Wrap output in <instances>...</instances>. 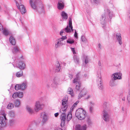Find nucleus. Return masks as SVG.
I'll use <instances>...</instances> for the list:
<instances>
[{"label": "nucleus", "instance_id": "obj_1", "mask_svg": "<svg viewBox=\"0 0 130 130\" xmlns=\"http://www.w3.org/2000/svg\"><path fill=\"white\" fill-rule=\"evenodd\" d=\"M112 16V12L110 11L108 9H105L104 12L102 14L101 19V23L102 25V27H103L105 26L107 20L111 22Z\"/></svg>", "mask_w": 130, "mask_h": 130}, {"label": "nucleus", "instance_id": "obj_2", "mask_svg": "<svg viewBox=\"0 0 130 130\" xmlns=\"http://www.w3.org/2000/svg\"><path fill=\"white\" fill-rule=\"evenodd\" d=\"M29 2L32 8L39 12L43 11V6L39 0H30Z\"/></svg>", "mask_w": 130, "mask_h": 130}, {"label": "nucleus", "instance_id": "obj_3", "mask_svg": "<svg viewBox=\"0 0 130 130\" xmlns=\"http://www.w3.org/2000/svg\"><path fill=\"white\" fill-rule=\"evenodd\" d=\"M71 30L72 31H73V27L72 25V21L71 18H69V25H68L66 28L61 30L60 31V34L61 36L63 35V33L66 32L69 33L71 32Z\"/></svg>", "mask_w": 130, "mask_h": 130}, {"label": "nucleus", "instance_id": "obj_4", "mask_svg": "<svg viewBox=\"0 0 130 130\" xmlns=\"http://www.w3.org/2000/svg\"><path fill=\"white\" fill-rule=\"evenodd\" d=\"M86 112L82 108L77 109L76 112V117L80 120L84 119L86 116Z\"/></svg>", "mask_w": 130, "mask_h": 130}, {"label": "nucleus", "instance_id": "obj_5", "mask_svg": "<svg viewBox=\"0 0 130 130\" xmlns=\"http://www.w3.org/2000/svg\"><path fill=\"white\" fill-rule=\"evenodd\" d=\"M67 38L66 36H62L61 38L57 40L55 44V47L57 48L64 44H65V42L64 40Z\"/></svg>", "mask_w": 130, "mask_h": 130}, {"label": "nucleus", "instance_id": "obj_6", "mask_svg": "<svg viewBox=\"0 0 130 130\" xmlns=\"http://www.w3.org/2000/svg\"><path fill=\"white\" fill-rule=\"evenodd\" d=\"M110 111L108 109H105L102 113V116L103 119L106 122L109 121L110 117Z\"/></svg>", "mask_w": 130, "mask_h": 130}, {"label": "nucleus", "instance_id": "obj_7", "mask_svg": "<svg viewBox=\"0 0 130 130\" xmlns=\"http://www.w3.org/2000/svg\"><path fill=\"white\" fill-rule=\"evenodd\" d=\"M27 82L25 81L21 84H16L15 86V89L17 90H23L27 88Z\"/></svg>", "mask_w": 130, "mask_h": 130}, {"label": "nucleus", "instance_id": "obj_8", "mask_svg": "<svg viewBox=\"0 0 130 130\" xmlns=\"http://www.w3.org/2000/svg\"><path fill=\"white\" fill-rule=\"evenodd\" d=\"M80 75V73H78L76 75V77L73 80V83H75L76 85V88L77 90H79L80 87H81V84L79 82V76Z\"/></svg>", "mask_w": 130, "mask_h": 130}, {"label": "nucleus", "instance_id": "obj_9", "mask_svg": "<svg viewBox=\"0 0 130 130\" xmlns=\"http://www.w3.org/2000/svg\"><path fill=\"white\" fill-rule=\"evenodd\" d=\"M98 77L97 79V82L98 84V88L102 90L104 88L103 83L102 82L100 73H97Z\"/></svg>", "mask_w": 130, "mask_h": 130}, {"label": "nucleus", "instance_id": "obj_10", "mask_svg": "<svg viewBox=\"0 0 130 130\" xmlns=\"http://www.w3.org/2000/svg\"><path fill=\"white\" fill-rule=\"evenodd\" d=\"M44 106V105L43 104L41 103L39 101H37L36 102L35 105V110L36 112H37L40 110L42 109Z\"/></svg>", "mask_w": 130, "mask_h": 130}, {"label": "nucleus", "instance_id": "obj_11", "mask_svg": "<svg viewBox=\"0 0 130 130\" xmlns=\"http://www.w3.org/2000/svg\"><path fill=\"white\" fill-rule=\"evenodd\" d=\"M40 117L42 119V122L43 124L46 123L49 118L47 114L44 112L41 113Z\"/></svg>", "mask_w": 130, "mask_h": 130}, {"label": "nucleus", "instance_id": "obj_12", "mask_svg": "<svg viewBox=\"0 0 130 130\" xmlns=\"http://www.w3.org/2000/svg\"><path fill=\"white\" fill-rule=\"evenodd\" d=\"M16 5L18 8L20 10L22 14H24L26 12V10L24 6L23 5H19L16 1H15Z\"/></svg>", "mask_w": 130, "mask_h": 130}, {"label": "nucleus", "instance_id": "obj_13", "mask_svg": "<svg viewBox=\"0 0 130 130\" xmlns=\"http://www.w3.org/2000/svg\"><path fill=\"white\" fill-rule=\"evenodd\" d=\"M66 114H61L60 119L61 120V125L62 127L64 126V124L65 122L67 121V119L66 118Z\"/></svg>", "mask_w": 130, "mask_h": 130}, {"label": "nucleus", "instance_id": "obj_14", "mask_svg": "<svg viewBox=\"0 0 130 130\" xmlns=\"http://www.w3.org/2000/svg\"><path fill=\"white\" fill-rule=\"evenodd\" d=\"M7 120V119L5 120L4 117L0 116V127H3L5 126Z\"/></svg>", "mask_w": 130, "mask_h": 130}, {"label": "nucleus", "instance_id": "obj_15", "mask_svg": "<svg viewBox=\"0 0 130 130\" xmlns=\"http://www.w3.org/2000/svg\"><path fill=\"white\" fill-rule=\"evenodd\" d=\"M112 75L113 76V78L114 80L122 79V74L121 73H116L113 74Z\"/></svg>", "mask_w": 130, "mask_h": 130}, {"label": "nucleus", "instance_id": "obj_16", "mask_svg": "<svg viewBox=\"0 0 130 130\" xmlns=\"http://www.w3.org/2000/svg\"><path fill=\"white\" fill-rule=\"evenodd\" d=\"M87 126L85 124L81 126L80 125L78 124L76 125L75 129L76 130H86Z\"/></svg>", "mask_w": 130, "mask_h": 130}, {"label": "nucleus", "instance_id": "obj_17", "mask_svg": "<svg viewBox=\"0 0 130 130\" xmlns=\"http://www.w3.org/2000/svg\"><path fill=\"white\" fill-rule=\"evenodd\" d=\"M116 37L117 40L119 44L121 45L122 43L121 35L120 33H117L116 34Z\"/></svg>", "mask_w": 130, "mask_h": 130}, {"label": "nucleus", "instance_id": "obj_18", "mask_svg": "<svg viewBox=\"0 0 130 130\" xmlns=\"http://www.w3.org/2000/svg\"><path fill=\"white\" fill-rule=\"evenodd\" d=\"M68 107V105H66L64 106H63L60 110L59 113L60 114H66L65 112L67 111V109Z\"/></svg>", "mask_w": 130, "mask_h": 130}, {"label": "nucleus", "instance_id": "obj_19", "mask_svg": "<svg viewBox=\"0 0 130 130\" xmlns=\"http://www.w3.org/2000/svg\"><path fill=\"white\" fill-rule=\"evenodd\" d=\"M86 94L87 92L86 90L84 89H83V90L81 91L78 94V99H80L82 97L85 95Z\"/></svg>", "mask_w": 130, "mask_h": 130}, {"label": "nucleus", "instance_id": "obj_20", "mask_svg": "<svg viewBox=\"0 0 130 130\" xmlns=\"http://www.w3.org/2000/svg\"><path fill=\"white\" fill-rule=\"evenodd\" d=\"M64 7V1H63L59 0L58 4V8L61 10Z\"/></svg>", "mask_w": 130, "mask_h": 130}, {"label": "nucleus", "instance_id": "obj_21", "mask_svg": "<svg viewBox=\"0 0 130 130\" xmlns=\"http://www.w3.org/2000/svg\"><path fill=\"white\" fill-rule=\"evenodd\" d=\"M17 66L18 68H19L21 70H23L25 67V64L23 61H21L19 62Z\"/></svg>", "mask_w": 130, "mask_h": 130}, {"label": "nucleus", "instance_id": "obj_22", "mask_svg": "<svg viewBox=\"0 0 130 130\" xmlns=\"http://www.w3.org/2000/svg\"><path fill=\"white\" fill-rule=\"evenodd\" d=\"M62 19L63 20H66L68 19V14L64 11H62L61 14Z\"/></svg>", "mask_w": 130, "mask_h": 130}, {"label": "nucleus", "instance_id": "obj_23", "mask_svg": "<svg viewBox=\"0 0 130 130\" xmlns=\"http://www.w3.org/2000/svg\"><path fill=\"white\" fill-rule=\"evenodd\" d=\"M3 34L5 36H7L8 35L11 34V32L8 30L4 29L3 31Z\"/></svg>", "mask_w": 130, "mask_h": 130}, {"label": "nucleus", "instance_id": "obj_24", "mask_svg": "<svg viewBox=\"0 0 130 130\" xmlns=\"http://www.w3.org/2000/svg\"><path fill=\"white\" fill-rule=\"evenodd\" d=\"M56 72H59L61 69L60 63L58 61H57L56 64Z\"/></svg>", "mask_w": 130, "mask_h": 130}, {"label": "nucleus", "instance_id": "obj_25", "mask_svg": "<svg viewBox=\"0 0 130 130\" xmlns=\"http://www.w3.org/2000/svg\"><path fill=\"white\" fill-rule=\"evenodd\" d=\"M9 40L10 43L13 45H15L16 43L15 39L12 36H11L9 39Z\"/></svg>", "mask_w": 130, "mask_h": 130}, {"label": "nucleus", "instance_id": "obj_26", "mask_svg": "<svg viewBox=\"0 0 130 130\" xmlns=\"http://www.w3.org/2000/svg\"><path fill=\"white\" fill-rule=\"evenodd\" d=\"M74 62L78 64L79 63V58L78 56L76 55H74Z\"/></svg>", "mask_w": 130, "mask_h": 130}, {"label": "nucleus", "instance_id": "obj_27", "mask_svg": "<svg viewBox=\"0 0 130 130\" xmlns=\"http://www.w3.org/2000/svg\"><path fill=\"white\" fill-rule=\"evenodd\" d=\"M20 51V48L18 46H17L14 47L12 50V52L14 54L19 52Z\"/></svg>", "mask_w": 130, "mask_h": 130}, {"label": "nucleus", "instance_id": "obj_28", "mask_svg": "<svg viewBox=\"0 0 130 130\" xmlns=\"http://www.w3.org/2000/svg\"><path fill=\"white\" fill-rule=\"evenodd\" d=\"M67 93L68 94H70L72 96H74L73 91L72 89L71 88H68Z\"/></svg>", "mask_w": 130, "mask_h": 130}, {"label": "nucleus", "instance_id": "obj_29", "mask_svg": "<svg viewBox=\"0 0 130 130\" xmlns=\"http://www.w3.org/2000/svg\"><path fill=\"white\" fill-rule=\"evenodd\" d=\"M20 100L19 99L16 100L14 103V104L15 106L17 107H19L20 105Z\"/></svg>", "mask_w": 130, "mask_h": 130}, {"label": "nucleus", "instance_id": "obj_30", "mask_svg": "<svg viewBox=\"0 0 130 130\" xmlns=\"http://www.w3.org/2000/svg\"><path fill=\"white\" fill-rule=\"evenodd\" d=\"M72 115L71 112H69L67 117V121L68 122L72 118Z\"/></svg>", "mask_w": 130, "mask_h": 130}, {"label": "nucleus", "instance_id": "obj_31", "mask_svg": "<svg viewBox=\"0 0 130 130\" xmlns=\"http://www.w3.org/2000/svg\"><path fill=\"white\" fill-rule=\"evenodd\" d=\"M0 113L1 114L3 115V117L4 118L5 120H7L6 117V114H5V111L4 110H1L0 111Z\"/></svg>", "mask_w": 130, "mask_h": 130}, {"label": "nucleus", "instance_id": "obj_32", "mask_svg": "<svg viewBox=\"0 0 130 130\" xmlns=\"http://www.w3.org/2000/svg\"><path fill=\"white\" fill-rule=\"evenodd\" d=\"M114 80L113 79H112L110 80L109 83V85L110 86L113 87L115 86L116 85Z\"/></svg>", "mask_w": 130, "mask_h": 130}, {"label": "nucleus", "instance_id": "obj_33", "mask_svg": "<svg viewBox=\"0 0 130 130\" xmlns=\"http://www.w3.org/2000/svg\"><path fill=\"white\" fill-rule=\"evenodd\" d=\"M26 109L30 114H31L33 112V111L32 109L29 106H27L26 107Z\"/></svg>", "mask_w": 130, "mask_h": 130}, {"label": "nucleus", "instance_id": "obj_34", "mask_svg": "<svg viewBox=\"0 0 130 130\" xmlns=\"http://www.w3.org/2000/svg\"><path fill=\"white\" fill-rule=\"evenodd\" d=\"M67 42L70 44H72L74 43V41L71 38H68L67 40Z\"/></svg>", "mask_w": 130, "mask_h": 130}, {"label": "nucleus", "instance_id": "obj_35", "mask_svg": "<svg viewBox=\"0 0 130 130\" xmlns=\"http://www.w3.org/2000/svg\"><path fill=\"white\" fill-rule=\"evenodd\" d=\"M67 99L66 98L65 99H64L62 100V104L63 106H64L67 103Z\"/></svg>", "mask_w": 130, "mask_h": 130}, {"label": "nucleus", "instance_id": "obj_36", "mask_svg": "<svg viewBox=\"0 0 130 130\" xmlns=\"http://www.w3.org/2000/svg\"><path fill=\"white\" fill-rule=\"evenodd\" d=\"M23 75V71H20L17 72L16 74L17 77H19Z\"/></svg>", "mask_w": 130, "mask_h": 130}, {"label": "nucleus", "instance_id": "obj_37", "mask_svg": "<svg viewBox=\"0 0 130 130\" xmlns=\"http://www.w3.org/2000/svg\"><path fill=\"white\" fill-rule=\"evenodd\" d=\"M9 116L11 117L14 118L15 116V113L14 112L10 111L9 113Z\"/></svg>", "mask_w": 130, "mask_h": 130}, {"label": "nucleus", "instance_id": "obj_38", "mask_svg": "<svg viewBox=\"0 0 130 130\" xmlns=\"http://www.w3.org/2000/svg\"><path fill=\"white\" fill-rule=\"evenodd\" d=\"M14 107L13 104L11 103H10L7 107V108L9 109H11L13 108Z\"/></svg>", "mask_w": 130, "mask_h": 130}, {"label": "nucleus", "instance_id": "obj_39", "mask_svg": "<svg viewBox=\"0 0 130 130\" xmlns=\"http://www.w3.org/2000/svg\"><path fill=\"white\" fill-rule=\"evenodd\" d=\"M84 59H85V63H87L89 62L88 57L87 56H84Z\"/></svg>", "mask_w": 130, "mask_h": 130}, {"label": "nucleus", "instance_id": "obj_40", "mask_svg": "<svg viewBox=\"0 0 130 130\" xmlns=\"http://www.w3.org/2000/svg\"><path fill=\"white\" fill-rule=\"evenodd\" d=\"M127 100L129 103H130V87L129 88L128 93L127 96Z\"/></svg>", "mask_w": 130, "mask_h": 130}, {"label": "nucleus", "instance_id": "obj_41", "mask_svg": "<svg viewBox=\"0 0 130 130\" xmlns=\"http://www.w3.org/2000/svg\"><path fill=\"white\" fill-rule=\"evenodd\" d=\"M15 120L12 119L9 121L10 124V126H12L14 125L15 123Z\"/></svg>", "mask_w": 130, "mask_h": 130}, {"label": "nucleus", "instance_id": "obj_42", "mask_svg": "<svg viewBox=\"0 0 130 130\" xmlns=\"http://www.w3.org/2000/svg\"><path fill=\"white\" fill-rule=\"evenodd\" d=\"M81 39L82 41L84 43H86L87 41L85 37L83 36H82L81 37Z\"/></svg>", "mask_w": 130, "mask_h": 130}, {"label": "nucleus", "instance_id": "obj_43", "mask_svg": "<svg viewBox=\"0 0 130 130\" xmlns=\"http://www.w3.org/2000/svg\"><path fill=\"white\" fill-rule=\"evenodd\" d=\"M18 97L21 98L23 97V93L22 92H18Z\"/></svg>", "mask_w": 130, "mask_h": 130}, {"label": "nucleus", "instance_id": "obj_44", "mask_svg": "<svg viewBox=\"0 0 130 130\" xmlns=\"http://www.w3.org/2000/svg\"><path fill=\"white\" fill-rule=\"evenodd\" d=\"M18 92L14 93L12 95V97L13 98H15L18 97Z\"/></svg>", "mask_w": 130, "mask_h": 130}, {"label": "nucleus", "instance_id": "obj_45", "mask_svg": "<svg viewBox=\"0 0 130 130\" xmlns=\"http://www.w3.org/2000/svg\"><path fill=\"white\" fill-rule=\"evenodd\" d=\"M127 15L128 18L130 20V9L128 10L127 13Z\"/></svg>", "mask_w": 130, "mask_h": 130}, {"label": "nucleus", "instance_id": "obj_46", "mask_svg": "<svg viewBox=\"0 0 130 130\" xmlns=\"http://www.w3.org/2000/svg\"><path fill=\"white\" fill-rule=\"evenodd\" d=\"M87 122L89 126H90L92 124V122L91 120L89 118L87 120Z\"/></svg>", "mask_w": 130, "mask_h": 130}, {"label": "nucleus", "instance_id": "obj_47", "mask_svg": "<svg viewBox=\"0 0 130 130\" xmlns=\"http://www.w3.org/2000/svg\"><path fill=\"white\" fill-rule=\"evenodd\" d=\"M93 110V108L92 106H90L89 107V111L90 112L92 113Z\"/></svg>", "mask_w": 130, "mask_h": 130}, {"label": "nucleus", "instance_id": "obj_48", "mask_svg": "<svg viewBox=\"0 0 130 130\" xmlns=\"http://www.w3.org/2000/svg\"><path fill=\"white\" fill-rule=\"evenodd\" d=\"M71 50L72 52H73V53L74 54H76V53L75 52V49L74 48H71Z\"/></svg>", "mask_w": 130, "mask_h": 130}, {"label": "nucleus", "instance_id": "obj_49", "mask_svg": "<svg viewBox=\"0 0 130 130\" xmlns=\"http://www.w3.org/2000/svg\"><path fill=\"white\" fill-rule=\"evenodd\" d=\"M107 104V103L106 102H105L103 105V108H105L106 107V105Z\"/></svg>", "mask_w": 130, "mask_h": 130}, {"label": "nucleus", "instance_id": "obj_50", "mask_svg": "<svg viewBox=\"0 0 130 130\" xmlns=\"http://www.w3.org/2000/svg\"><path fill=\"white\" fill-rule=\"evenodd\" d=\"M91 96V95H90L89 94L87 95V97L85 98V99H89Z\"/></svg>", "mask_w": 130, "mask_h": 130}, {"label": "nucleus", "instance_id": "obj_51", "mask_svg": "<svg viewBox=\"0 0 130 130\" xmlns=\"http://www.w3.org/2000/svg\"><path fill=\"white\" fill-rule=\"evenodd\" d=\"M90 106L93 107V106L95 104L93 102H90Z\"/></svg>", "mask_w": 130, "mask_h": 130}, {"label": "nucleus", "instance_id": "obj_52", "mask_svg": "<svg viewBox=\"0 0 130 130\" xmlns=\"http://www.w3.org/2000/svg\"><path fill=\"white\" fill-rule=\"evenodd\" d=\"M74 37H75L77 38V33L76 32V31H75V33H74Z\"/></svg>", "mask_w": 130, "mask_h": 130}, {"label": "nucleus", "instance_id": "obj_53", "mask_svg": "<svg viewBox=\"0 0 130 130\" xmlns=\"http://www.w3.org/2000/svg\"><path fill=\"white\" fill-rule=\"evenodd\" d=\"M44 43L45 45H47V42L46 39H45L44 40Z\"/></svg>", "mask_w": 130, "mask_h": 130}, {"label": "nucleus", "instance_id": "obj_54", "mask_svg": "<svg viewBox=\"0 0 130 130\" xmlns=\"http://www.w3.org/2000/svg\"><path fill=\"white\" fill-rule=\"evenodd\" d=\"M3 27L2 24L0 23V31L3 29Z\"/></svg>", "mask_w": 130, "mask_h": 130}, {"label": "nucleus", "instance_id": "obj_55", "mask_svg": "<svg viewBox=\"0 0 130 130\" xmlns=\"http://www.w3.org/2000/svg\"><path fill=\"white\" fill-rule=\"evenodd\" d=\"M59 115V113L58 112L56 113L54 115L56 117H57Z\"/></svg>", "mask_w": 130, "mask_h": 130}, {"label": "nucleus", "instance_id": "obj_56", "mask_svg": "<svg viewBox=\"0 0 130 130\" xmlns=\"http://www.w3.org/2000/svg\"><path fill=\"white\" fill-rule=\"evenodd\" d=\"M74 108V107H73V106H72L71 108V109H70V111H72V110H73Z\"/></svg>", "mask_w": 130, "mask_h": 130}, {"label": "nucleus", "instance_id": "obj_57", "mask_svg": "<svg viewBox=\"0 0 130 130\" xmlns=\"http://www.w3.org/2000/svg\"><path fill=\"white\" fill-rule=\"evenodd\" d=\"M98 64L99 66H101V63L100 61H99L98 62Z\"/></svg>", "mask_w": 130, "mask_h": 130}, {"label": "nucleus", "instance_id": "obj_58", "mask_svg": "<svg viewBox=\"0 0 130 130\" xmlns=\"http://www.w3.org/2000/svg\"><path fill=\"white\" fill-rule=\"evenodd\" d=\"M69 75V77H70L71 79L73 78V76L71 74H70Z\"/></svg>", "mask_w": 130, "mask_h": 130}, {"label": "nucleus", "instance_id": "obj_59", "mask_svg": "<svg viewBox=\"0 0 130 130\" xmlns=\"http://www.w3.org/2000/svg\"><path fill=\"white\" fill-rule=\"evenodd\" d=\"M94 1L95 3L96 4H98V0H94Z\"/></svg>", "mask_w": 130, "mask_h": 130}, {"label": "nucleus", "instance_id": "obj_60", "mask_svg": "<svg viewBox=\"0 0 130 130\" xmlns=\"http://www.w3.org/2000/svg\"><path fill=\"white\" fill-rule=\"evenodd\" d=\"M78 103H79V101H77V102H76L74 104V105H75L77 106V105Z\"/></svg>", "mask_w": 130, "mask_h": 130}, {"label": "nucleus", "instance_id": "obj_61", "mask_svg": "<svg viewBox=\"0 0 130 130\" xmlns=\"http://www.w3.org/2000/svg\"><path fill=\"white\" fill-rule=\"evenodd\" d=\"M63 129H62L61 128H58L57 129V130H63L62 129H64V128H63V127H62Z\"/></svg>", "mask_w": 130, "mask_h": 130}, {"label": "nucleus", "instance_id": "obj_62", "mask_svg": "<svg viewBox=\"0 0 130 130\" xmlns=\"http://www.w3.org/2000/svg\"><path fill=\"white\" fill-rule=\"evenodd\" d=\"M101 45L100 44H99L98 45V47L100 48H101Z\"/></svg>", "mask_w": 130, "mask_h": 130}, {"label": "nucleus", "instance_id": "obj_63", "mask_svg": "<svg viewBox=\"0 0 130 130\" xmlns=\"http://www.w3.org/2000/svg\"><path fill=\"white\" fill-rule=\"evenodd\" d=\"M122 110L123 111H124L125 110V109L123 107H122Z\"/></svg>", "mask_w": 130, "mask_h": 130}, {"label": "nucleus", "instance_id": "obj_64", "mask_svg": "<svg viewBox=\"0 0 130 130\" xmlns=\"http://www.w3.org/2000/svg\"><path fill=\"white\" fill-rule=\"evenodd\" d=\"M72 106H73V107H75L76 106V105H74V104Z\"/></svg>", "mask_w": 130, "mask_h": 130}]
</instances>
